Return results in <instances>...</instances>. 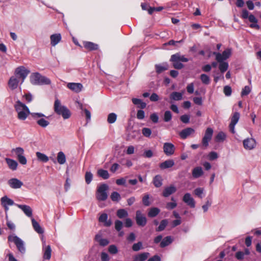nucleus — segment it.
Here are the masks:
<instances>
[{
	"label": "nucleus",
	"mask_w": 261,
	"mask_h": 261,
	"mask_svg": "<svg viewBox=\"0 0 261 261\" xmlns=\"http://www.w3.org/2000/svg\"><path fill=\"white\" fill-rule=\"evenodd\" d=\"M164 153L167 155H172L175 151L174 145L171 143H165L163 146Z\"/></svg>",
	"instance_id": "4468645a"
},
{
	"label": "nucleus",
	"mask_w": 261,
	"mask_h": 261,
	"mask_svg": "<svg viewBox=\"0 0 261 261\" xmlns=\"http://www.w3.org/2000/svg\"><path fill=\"white\" fill-rule=\"evenodd\" d=\"M14 107L17 113V118L20 120H25L29 115L34 119L44 117V115L41 113H31L28 107L19 100L16 101Z\"/></svg>",
	"instance_id": "f257e3e1"
},
{
	"label": "nucleus",
	"mask_w": 261,
	"mask_h": 261,
	"mask_svg": "<svg viewBox=\"0 0 261 261\" xmlns=\"http://www.w3.org/2000/svg\"><path fill=\"white\" fill-rule=\"evenodd\" d=\"M231 50L230 48L225 49L222 54L220 53H214L216 55V59L218 62L222 61L228 59L231 55Z\"/></svg>",
	"instance_id": "1a4fd4ad"
},
{
	"label": "nucleus",
	"mask_w": 261,
	"mask_h": 261,
	"mask_svg": "<svg viewBox=\"0 0 261 261\" xmlns=\"http://www.w3.org/2000/svg\"><path fill=\"white\" fill-rule=\"evenodd\" d=\"M172 239L171 237L168 236L165 237L163 240L161 241L160 244V246L162 248L165 247L167 246H168L172 242Z\"/></svg>",
	"instance_id": "7c9ffc66"
},
{
	"label": "nucleus",
	"mask_w": 261,
	"mask_h": 261,
	"mask_svg": "<svg viewBox=\"0 0 261 261\" xmlns=\"http://www.w3.org/2000/svg\"><path fill=\"white\" fill-rule=\"evenodd\" d=\"M213 134V129L211 127L207 128L202 140V144L204 147H206L208 145V142L211 140Z\"/></svg>",
	"instance_id": "0eeeda50"
},
{
	"label": "nucleus",
	"mask_w": 261,
	"mask_h": 261,
	"mask_svg": "<svg viewBox=\"0 0 261 261\" xmlns=\"http://www.w3.org/2000/svg\"><path fill=\"white\" fill-rule=\"evenodd\" d=\"M160 212V210L158 207L151 208L148 213V216L149 217H154L157 216Z\"/></svg>",
	"instance_id": "72a5a7b5"
},
{
	"label": "nucleus",
	"mask_w": 261,
	"mask_h": 261,
	"mask_svg": "<svg viewBox=\"0 0 261 261\" xmlns=\"http://www.w3.org/2000/svg\"><path fill=\"white\" fill-rule=\"evenodd\" d=\"M142 134L144 136L149 137L151 134V130L148 128H143L142 129Z\"/></svg>",
	"instance_id": "680f3d73"
},
{
	"label": "nucleus",
	"mask_w": 261,
	"mask_h": 261,
	"mask_svg": "<svg viewBox=\"0 0 261 261\" xmlns=\"http://www.w3.org/2000/svg\"><path fill=\"white\" fill-rule=\"evenodd\" d=\"M189 59L184 56H181L180 54L177 53L171 56L170 61H179L182 62H187Z\"/></svg>",
	"instance_id": "412c9836"
},
{
	"label": "nucleus",
	"mask_w": 261,
	"mask_h": 261,
	"mask_svg": "<svg viewBox=\"0 0 261 261\" xmlns=\"http://www.w3.org/2000/svg\"><path fill=\"white\" fill-rule=\"evenodd\" d=\"M57 161L60 164H64L66 162V156L62 151H60L57 154Z\"/></svg>",
	"instance_id": "f704fd0d"
},
{
	"label": "nucleus",
	"mask_w": 261,
	"mask_h": 261,
	"mask_svg": "<svg viewBox=\"0 0 261 261\" xmlns=\"http://www.w3.org/2000/svg\"><path fill=\"white\" fill-rule=\"evenodd\" d=\"M29 73L30 71L23 66H20L17 68L15 70V74L19 75V76L22 78V83L24 81Z\"/></svg>",
	"instance_id": "9b49d317"
},
{
	"label": "nucleus",
	"mask_w": 261,
	"mask_h": 261,
	"mask_svg": "<svg viewBox=\"0 0 261 261\" xmlns=\"http://www.w3.org/2000/svg\"><path fill=\"white\" fill-rule=\"evenodd\" d=\"M133 103L135 105H138V107L141 109H144L146 107V103L142 101L141 99L133 98L132 99Z\"/></svg>",
	"instance_id": "2f4dec72"
},
{
	"label": "nucleus",
	"mask_w": 261,
	"mask_h": 261,
	"mask_svg": "<svg viewBox=\"0 0 261 261\" xmlns=\"http://www.w3.org/2000/svg\"><path fill=\"white\" fill-rule=\"evenodd\" d=\"M111 198L114 201H118L120 199V195L118 192H114L111 194Z\"/></svg>",
	"instance_id": "3c124183"
},
{
	"label": "nucleus",
	"mask_w": 261,
	"mask_h": 261,
	"mask_svg": "<svg viewBox=\"0 0 261 261\" xmlns=\"http://www.w3.org/2000/svg\"><path fill=\"white\" fill-rule=\"evenodd\" d=\"M95 239L102 246L107 245L109 243L108 240L101 238L100 236L98 234L95 236Z\"/></svg>",
	"instance_id": "a19ab883"
},
{
	"label": "nucleus",
	"mask_w": 261,
	"mask_h": 261,
	"mask_svg": "<svg viewBox=\"0 0 261 261\" xmlns=\"http://www.w3.org/2000/svg\"><path fill=\"white\" fill-rule=\"evenodd\" d=\"M163 10V7H159L157 8L150 7L148 10V12L149 14H152L154 11H160Z\"/></svg>",
	"instance_id": "69168bd1"
},
{
	"label": "nucleus",
	"mask_w": 261,
	"mask_h": 261,
	"mask_svg": "<svg viewBox=\"0 0 261 261\" xmlns=\"http://www.w3.org/2000/svg\"><path fill=\"white\" fill-rule=\"evenodd\" d=\"M108 188L106 184H102L98 188L96 192V198L98 200L104 201L107 199L108 197L107 191L108 190Z\"/></svg>",
	"instance_id": "39448f33"
},
{
	"label": "nucleus",
	"mask_w": 261,
	"mask_h": 261,
	"mask_svg": "<svg viewBox=\"0 0 261 261\" xmlns=\"http://www.w3.org/2000/svg\"><path fill=\"white\" fill-rule=\"evenodd\" d=\"M1 202L2 205L4 207L5 213L6 214L9 210L8 206L13 205L15 204L14 201L11 199L9 198L7 196H5L2 197L1 198ZM7 217V216L6 215V218Z\"/></svg>",
	"instance_id": "6e6552de"
},
{
	"label": "nucleus",
	"mask_w": 261,
	"mask_h": 261,
	"mask_svg": "<svg viewBox=\"0 0 261 261\" xmlns=\"http://www.w3.org/2000/svg\"><path fill=\"white\" fill-rule=\"evenodd\" d=\"M251 91V88L248 86H245L242 90L241 92V96H243L245 95H247L249 94Z\"/></svg>",
	"instance_id": "13d9d810"
},
{
	"label": "nucleus",
	"mask_w": 261,
	"mask_h": 261,
	"mask_svg": "<svg viewBox=\"0 0 261 261\" xmlns=\"http://www.w3.org/2000/svg\"><path fill=\"white\" fill-rule=\"evenodd\" d=\"M173 63V66L175 69H180L184 67V65L179 61H171Z\"/></svg>",
	"instance_id": "bf43d9fd"
},
{
	"label": "nucleus",
	"mask_w": 261,
	"mask_h": 261,
	"mask_svg": "<svg viewBox=\"0 0 261 261\" xmlns=\"http://www.w3.org/2000/svg\"><path fill=\"white\" fill-rule=\"evenodd\" d=\"M61 39V36L60 34H55L51 35L50 41L52 46H55L57 45Z\"/></svg>",
	"instance_id": "b1692460"
},
{
	"label": "nucleus",
	"mask_w": 261,
	"mask_h": 261,
	"mask_svg": "<svg viewBox=\"0 0 261 261\" xmlns=\"http://www.w3.org/2000/svg\"><path fill=\"white\" fill-rule=\"evenodd\" d=\"M18 83L19 81L16 77L12 76L9 81L8 85L10 88L15 89L17 88Z\"/></svg>",
	"instance_id": "bb28decb"
},
{
	"label": "nucleus",
	"mask_w": 261,
	"mask_h": 261,
	"mask_svg": "<svg viewBox=\"0 0 261 261\" xmlns=\"http://www.w3.org/2000/svg\"><path fill=\"white\" fill-rule=\"evenodd\" d=\"M172 118V114L170 111H166L164 116V120L165 122L169 121Z\"/></svg>",
	"instance_id": "603ef678"
},
{
	"label": "nucleus",
	"mask_w": 261,
	"mask_h": 261,
	"mask_svg": "<svg viewBox=\"0 0 261 261\" xmlns=\"http://www.w3.org/2000/svg\"><path fill=\"white\" fill-rule=\"evenodd\" d=\"M145 117L144 112L143 110H138L137 113V117L138 119H143Z\"/></svg>",
	"instance_id": "774afa93"
},
{
	"label": "nucleus",
	"mask_w": 261,
	"mask_h": 261,
	"mask_svg": "<svg viewBox=\"0 0 261 261\" xmlns=\"http://www.w3.org/2000/svg\"><path fill=\"white\" fill-rule=\"evenodd\" d=\"M84 46L85 48L89 50H94L98 49V45L91 42H85Z\"/></svg>",
	"instance_id": "cd10ccee"
},
{
	"label": "nucleus",
	"mask_w": 261,
	"mask_h": 261,
	"mask_svg": "<svg viewBox=\"0 0 261 261\" xmlns=\"http://www.w3.org/2000/svg\"><path fill=\"white\" fill-rule=\"evenodd\" d=\"M255 140L252 138H248L243 141V145L246 149L251 150L255 147Z\"/></svg>",
	"instance_id": "dca6fc26"
},
{
	"label": "nucleus",
	"mask_w": 261,
	"mask_h": 261,
	"mask_svg": "<svg viewBox=\"0 0 261 261\" xmlns=\"http://www.w3.org/2000/svg\"><path fill=\"white\" fill-rule=\"evenodd\" d=\"M190 116L188 115H184L180 117V120L185 123L189 122Z\"/></svg>",
	"instance_id": "338daca9"
},
{
	"label": "nucleus",
	"mask_w": 261,
	"mask_h": 261,
	"mask_svg": "<svg viewBox=\"0 0 261 261\" xmlns=\"http://www.w3.org/2000/svg\"><path fill=\"white\" fill-rule=\"evenodd\" d=\"M9 186L12 189H19L23 185V182L16 178H13L8 181Z\"/></svg>",
	"instance_id": "ddd939ff"
},
{
	"label": "nucleus",
	"mask_w": 261,
	"mask_h": 261,
	"mask_svg": "<svg viewBox=\"0 0 261 261\" xmlns=\"http://www.w3.org/2000/svg\"><path fill=\"white\" fill-rule=\"evenodd\" d=\"M203 189L201 188H197L194 191V193L195 195L198 196L200 198H202L203 197Z\"/></svg>",
	"instance_id": "8fccbe9b"
},
{
	"label": "nucleus",
	"mask_w": 261,
	"mask_h": 261,
	"mask_svg": "<svg viewBox=\"0 0 261 261\" xmlns=\"http://www.w3.org/2000/svg\"><path fill=\"white\" fill-rule=\"evenodd\" d=\"M184 94V92H173L171 93L170 95V98L171 99L173 100H180L182 99V95Z\"/></svg>",
	"instance_id": "c756f323"
},
{
	"label": "nucleus",
	"mask_w": 261,
	"mask_h": 261,
	"mask_svg": "<svg viewBox=\"0 0 261 261\" xmlns=\"http://www.w3.org/2000/svg\"><path fill=\"white\" fill-rule=\"evenodd\" d=\"M97 175L105 179H107L110 177L108 171L103 169H99L97 171Z\"/></svg>",
	"instance_id": "c9c22d12"
},
{
	"label": "nucleus",
	"mask_w": 261,
	"mask_h": 261,
	"mask_svg": "<svg viewBox=\"0 0 261 261\" xmlns=\"http://www.w3.org/2000/svg\"><path fill=\"white\" fill-rule=\"evenodd\" d=\"M117 216L120 219H122L128 216V213L124 209H119L117 212Z\"/></svg>",
	"instance_id": "c03bdc74"
},
{
	"label": "nucleus",
	"mask_w": 261,
	"mask_h": 261,
	"mask_svg": "<svg viewBox=\"0 0 261 261\" xmlns=\"http://www.w3.org/2000/svg\"><path fill=\"white\" fill-rule=\"evenodd\" d=\"M149 256V253L148 252H144L137 255L135 259L136 261H144Z\"/></svg>",
	"instance_id": "e433bc0d"
},
{
	"label": "nucleus",
	"mask_w": 261,
	"mask_h": 261,
	"mask_svg": "<svg viewBox=\"0 0 261 261\" xmlns=\"http://www.w3.org/2000/svg\"><path fill=\"white\" fill-rule=\"evenodd\" d=\"M153 182L155 187L159 188L162 185V178L160 175H156L153 180Z\"/></svg>",
	"instance_id": "58836bf2"
},
{
	"label": "nucleus",
	"mask_w": 261,
	"mask_h": 261,
	"mask_svg": "<svg viewBox=\"0 0 261 261\" xmlns=\"http://www.w3.org/2000/svg\"><path fill=\"white\" fill-rule=\"evenodd\" d=\"M44 117H45L46 118H48L47 117H46L45 115H44V117H39V118H38L36 120H37V123L40 126L42 127H46L47 126H48L49 124V121H48L47 120H46Z\"/></svg>",
	"instance_id": "393cba45"
},
{
	"label": "nucleus",
	"mask_w": 261,
	"mask_h": 261,
	"mask_svg": "<svg viewBox=\"0 0 261 261\" xmlns=\"http://www.w3.org/2000/svg\"><path fill=\"white\" fill-rule=\"evenodd\" d=\"M123 226L122 222L120 220H116L115 222V228L118 231H120Z\"/></svg>",
	"instance_id": "5fc2aeb1"
},
{
	"label": "nucleus",
	"mask_w": 261,
	"mask_h": 261,
	"mask_svg": "<svg viewBox=\"0 0 261 261\" xmlns=\"http://www.w3.org/2000/svg\"><path fill=\"white\" fill-rule=\"evenodd\" d=\"M12 152H14L17 156V159L19 162L22 165H25L27 163V160L24 156V150L21 147H16L13 148L11 150Z\"/></svg>",
	"instance_id": "423d86ee"
},
{
	"label": "nucleus",
	"mask_w": 261,
	"mask_h": 261,
	"mask_svg": "<svg viewBox=\"0 0 261 261\" xmlns=\"http://www.w3.org/2000/svg\"><path fill=\"white\" fill-rule=\"evenodd\" d=\"M5 160L10 169L13 171L17 169L18 163L16 161L9 158H6Z\"/></svg>",
	"instance_id": "4be33fe9"
},
{
	"label": "nucleus",
	"mask_w": 261,
	"mask_h": 261,
	"mask_svg": "<svg viewBox=\"0 0 261 261\" xmlns=\"http://www.w3.org/2000/svg\"><path fill=\"white\" fill-rule=\"evenodd\" d=\"M200 79L202 83L205 85H208L210 83V79L206 74H202L200 75Z\"/></svg>",
	"instance_id": "09e8293b"
},
{
	"label": "nucleus",
	"mask_w": 261,
	"mask_h": 261,
	"mask_svg": "<svg viewBox=\"0 0 261 261\" xmlns=\"http://www.w3.org/2000/svg\"><path fill=\"white\" fill-rule=\"evenodd\" d=\"M67 87L69 89L76 93L81 92L83 87L81 83H69L67 84Z\"/></svg>",
	"instance_id": "f3484780"
},
{
	"label": "nucleus",
	"mask_w": 261,
	"mask_h": 261,
	"mask_svg": "<svg viewBox=\"0 0 261 261\" xmlns=\"http://www.w3.org/2000/svg\"><path fill=\"white\" fill-rule=\"evenodd\" d=\"M80 109L84 112V113L85 114V116L86 117V119H87V120H90V119H91L90 112L89 111H88L87 109H84L82 105H81V106H80Z\"/></svg>",
	"instance_id": "4d7b16f0"
},
{
	"label": "nucleus",
	"mask_w": 261,
	"mask_h": 261,
	"mask_svg": "<svg viewBox=\"0 0 261 261\" xmlns=\"http://www.w3.org/2000/svg\"><path fill=\"white\" fill-rule=\"evenodd\" d=\"M226 138V135L222 132H219L216 136V141L217 142L223 141Z\"/></svg>",
	"instance_id": "de8ad7c7"
},
{
	"label": "nucleus",
	"mask_w": 261,
	"mask_h": 261,
	"mask_svg": "<svg viewBox=\"0 0 261 261\" xmlns=\"http://www.w3.org/2000/svg\"><path fill=\"white\" fill-rule=\"evenodd\" d=\"M195 133V130L191 127H188L182 130L179 133V136L181 138L185 139L189 136Z\"/></svg>",
	"instance_id": "6ab92c4d"
},
{
	"label": "nucleus",
	"mask_w": 261,
	"mask_h": 261,
	"mask_svg": "<svg viewBox=\"0 0 261 261\" xmlns=\"http://www.w3.org/2000/svg\"><path fill=\"white\" fill-rule=\"evenodd\" d=\"M51 247L49 245L47 246L45 249L44 252V258L45 259H49L51 257Z\"/></svg>",
	"instance_id": "a18cd8bd"
},
{
	"label": "nucleus",
	"mask_w": 261,
	"mask_h": 261,
	"mask_svg": "<svg viewBox=\"0 0 261 261\" xmlns=\"http://www.w3.org/2000/svg\"><path fill=\"white\" fill-rule=\"evenodd\" d=\"M93 175L90 172H86L85 174V181L87 184H89L92 180Z\"/></svg>",
	"instance_id": "864d4df0"
},
{
	"label": "nucleus",
	"mask_w": 261,
	"mask_h": 261,
	"mask_svg": "<svg viewBox=\"0 0 261 261\" xmlns=\"http://www.w3.org/2000/svg\"><path fill=\"white\" fill-rule=\"evenodd\" d=\"M176 191V187L173 185H170L169 187H165L162 195L165 197H167Z\"/></svg>",
	"instance_id": "a211bd4d"
},
{
	"label": "nucleus",
	"mask_w": 261,
	"mask_h": 261,
	"mask_svg": "<svg viewBox=\"0 0 261 261\" xmlns=\"http://www.w3.org/2000/svg\"><path fill=\"white\" fill-rule=\"evenodd\" d=\"M171 200L172 202L167 203L166 205V208L169 210L174 208L177 206V203L173 197L171 198Z\"/></svg>",
	"instance_id": "49530a36"
},
{
	"label": "nucleus",
	"mask_w": 261,
	"mask_h": 261,
	"mask_svg": "<svg viewBox=\"0 0 261 261\" xmlns=\"http://www.w3.org/2000/svg\"><path fill=\"white\" fill-rule=\"evenodd\" d=\"M182 200L184 201V202H185L187 205L190 206L191 207H195V200L191 196V195L190 193H186L183 197Z\"/></svg>",
	"instance_id": "2eb2a0df"
},
{
	"label": "nucleus",
	"mask_w": 261,
	"mask_h": 261,
	"mask_svg": "<svg viewBox=\"0 0 261 261\" xmlns=\"http://www.w3.org/2000/svg\"><path fill=\"white\" fill-rule=\"evenodd\" d=\"M203 174V171L201 167H196L192 170V176L195 178H197Z\"/></svg>",
	"instance_id": "5701e85b"
},
{
	"label": "nucleus",
	"mask_w": 261,
	"mask_h": 261,
	"mask_svg": "<svg viewBox=\"0 0 261 261\" xmlns=\"http://www.w3.org/2000/svg\"><path fill=\"white\" fill-rule=\"evenodd\" d=\"M218 62L219 63V68L220 71L222 73H223L225 71H226L228 68V63L227 62H223V61Z\"/></svg>",
	"instance_id": "79ce46f5"
},
{
	"label": "nucleus",
	"mask_w": 261,
	"mask_h": 261,
	"mask_svg": "<svg viewBox=\"0 0 261 261\" xmlns=\"http://www.w3.org/2000/svg\"><path fill=\"white\" fill-rule=\"evenodd\" d=\"M36 156L38 160L43 162H47L49 160L48 157L47 155L40 152H36Z\"/></svg>",
	"instance_id": "4c0bfd02"
},
{
	"label": "nucleus",
	"mask_w": 261,
	"mask_h": 261,
	"mask_svg": "<svg viewBox=\"0 0 261 261\" xmlns=\"http://www.w3.org/2000/svg\"><path fill=\"white\" fill-rule=\"evenodd\" d=\"M149 196L148 195H145L142 198V202L144 205L148 206L150 205V203L149 200Z\"/></svg>",
	"instance_id": "0e129e2a"
},
{
	"label": "nucleus",
	"mask_w": 261,
	"mask_h": 261,
	"mask_svg": "<svg viewBox=\"0 0 261 261\" xmlns=\"http://www.w3.org/2000/svg\"><path fill=\"white\" fill-rule=\"evenodd\" d=\"M168 223L167 219H164L161 221L160 224L158 228H156V231H162L165 229Z\"/></svg>",
	"instance_id": "ea45409f"
},
{
	"label": "nucleus",
	"mask_w": 261,
	"mask_h": 261,
	"mask_svg": "<svg viewBox=\"0 0 261 261\" xmlns=\"http://www.w3.org/2000/svg\"><path fill=\"white\" fill-rule=\"evenodd\" d=\"M54 111L65 119H68L71 116L70 111L65 106H62L58 99H56L55 101Z\"/></svg>",
	"instance_id": "f03ea898"
},
{
	"label": "nucleus",
	"mask_w": 261,
	"mask_h": 261,
	"mask_svg": "<svg viewBox=\"0 0 261 261\" xmlns=\"http://www.w3.org/2000/svg\"><path fill=\"white\" fill-rule=\"evenodd\" d=\"M239 118L240 114L238 112L234 113L231 118V122L229 126L230 131L233 134L235 133L234 126L235 125L238 123Z\"/></svg>",
	"instance_id": "f8f14e48"
},
{
	"label": "nucleus",
	"mask_w": 261,
	"mask_h": 261,
	"mask_svg": "<svg viewBox=\"0 0 261 261\" xmlns=\"http://www.w3.org/2000/svg\"><path fill=\"white\" fill-rule=\"evenodd\" d=\"M109 251L112 254H116L118 252V249L115 245H112L109 247Z\"/></svg>",
	"instance_id": "e2e57ef3"
},
{
	"label": "nucleus",
	"mask_w": 261,
	"mask_h": 261,
	"mask_svg": "<svg viewBox=\"0 0 261 261\" xmlns=\"http://www.w3.org/2000/svg\"><path fill=\"white\" fill-rule=\"evenodd\" d=\"M142 248V243L139 242L137 243L134 244L132 246V249L135 251H138Z\"/></svg>",
	"instance_id": "6e6d98bb"
},
{
	"label": "nucleus",
	"mask_w": 261,
	"mask_h": 261,
	"mask_svg": "<svg viewBox=\"0 0 261 261\" xmlns=\"http://www.w3.org/2000/svg\"><path fill=\"white\" fill-rule=\"evenodd\" d=\"M174 165V162L172 160H168L162 163L160 165V167L162 169L171 168Z\"/></svg>",
	"instance_id": "a878e982"
},
{
	"label": "nucleus",
	"mask_w": 261,
	"mask_h": 261,
	"mask_svg": "<svg viewBox=\"0 0 261 261\" xmlns=\"http://www.w3.org/2000/svg\"><path fill=\"white\" fill-rule=\"evenodd\" d=\"M15 205L20 208L28 217H31L32 216V210L30 206L18 204H15Z\"/></svg>",
	"instance_id": "aec40b11"
},
{
	"label": "nucleus",
	"mask_w": 261,
	"mask_h": 261,
	"mask_svg": "<svg viewBox=\"0 0 261 261\" xmlns=\"http://www.w3.org/2000/svg\"><path fill=\"white\" fill-rule=\"evenodd\" d=\"M31 221L33 227L35 230L38 233H42L43 232V230L39 224L34 218H32Z\"/></svg>",
	"instance_id": "c85d7f7f"
},
{
	"label": "nucleus",
	"mask_w": 261,
	"mask_h": 261,
	"mask_svg": "<svg viewBox=\"0 0 261 261\" xmlns=\"http://www.w3.org/2000/svg\"><path fill=\"white\" fill-rule=\"evenodd\" d=\"M168 65L166 63L163 64H158L155 65L156 71L158 73H160L163 71L168 69Z\"/></svg>",
	"instance_id": "473e14b6"
},
{
	"label": "nucleus",
	"mask_w": 261,
	"mask_h": 261,
	"mask_svg": "<svg viewBox=\"0 0 261 261\" xmlns=\"http://www.w3.org/2000/svg\"><path fill=\"white\" fill-rule=\"evenodd\" d=\"M223 92L226 96H230L231 94V88L230 86H226L224 87Z\"/></svg>",
	"instance_id": "052dcab7"
},
{
	"label": "nucleus",
	"mask_w": 261,
	"mask_h": 261,
	"mask_svg": "<svg viewBox=\"0 0 261 261\" xmlns=\"http://www.w3.org/2000/svg\"><path fill=\"white\" fill-rule=\"evenodd\" d=\"M136 221L137 224L140 226H144L147 223L146 218L140 211L136 212Z\"/></svg>",
	"instance_id": "9d476101"
},
{
	"label": "nucleus",
	"mask_w": 261,
	"mask_h": 261,
	"mask_svg": "<svg viewBox=\"0 0 261 261\" xmlns=\"http://www.w3.org/2000/svg\"><path fill=\"white\" fill-rule=\"evenodd\" d=\"M117 118V116L115 113H111L108 116L107 121L110 124L114 123L116 121Z\"/></svg>",
	"instance_id": "37998d69"
},
{
	"label": "nucleus",
	"mask_w": 261,
	"mask_h": 261,
	"mask_svg": "<svg viewBox=\"0 0 261 261\" xmlns=\"http://www.w3.org/2000/svg\"><path fill=\"white\" fill-rule=\"evenodd\" d=\"M8 241L13 242L20 252L24 253L25 252V249L23 241L14 234L10 235L8 237Z\"/></svg>",
	"instance_id": "20e7f679"
},
{
	"label": "nucleus",
	"mask_w": 261,
	"mask_h": 261,
	"mask_svg": "<svg viewBox=\"0 0 261 261\" xmlns=\"http://www.w3.org/2000/svg\"><path fill=\"white\" fill-rule=\"evenodd\" d=\"M30 81L32 84L35 85H49L51 83L48 78L41 75L38 72L33 73L31 75Z\"/></svg>",
	"instance_id": "7ed1b4c3"
}]
</instances>
